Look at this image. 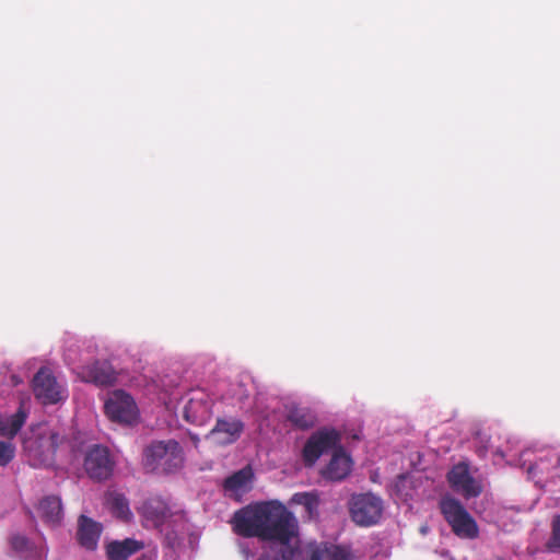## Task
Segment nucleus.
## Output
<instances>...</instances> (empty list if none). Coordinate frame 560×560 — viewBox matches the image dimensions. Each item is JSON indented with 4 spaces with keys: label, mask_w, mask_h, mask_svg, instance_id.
<instances>
[{
    "label": "nucleus",
    "mask_w": 560,
    "mask_h": 560,
    "mask_svg": "<svg viewBox=\"0 0 560 560\" xmlns=\"http://www.w3.org/2000/svg\"><path fill=\"white\" fill-rule=\"evenodd\" d=\"M142 512L148 521H151L161 532H166L167 535L172 523L182 520V515L173 514L163 501L155 499L148 501L143 505Z\"/></svg>",
    "instance_id": "f8f14e48"
},
{
    "label": "nucleus",
    "mask_w": 560,
    "mask_h": 560,
    "mask_svg": "<svg viewBox=\"0 0 560 560\" xmlns=\"http://www.w3.org/2000/svg\"><path fill=\"white\" fill-rule=\"evenodd\" d=\"M103 530L101 523L81 515L78 520V540L88 550H95Z\"/></svg>",
    "instance_id": "4468645a"
},
{
    "label": "nucleus",
    "mask_w": 560,
    "mask_h": 560,
    "mask_svg": "<svg viewBox=\"0 0 560 560\" xmlns=\"http://www.w3.org/2000/svg\"><path fill=\"white\" fill-rule=\"evenodd\" d=\"M106 505L117 518L122 521H129L132 513L129 508L128 500L125 494L115 490L109 489L105 495Z\"/></svg>",
    "instance_id": "aec40b11"
},
{
    "label": "nucleus",
    "mask_w": 560,
    "mask_h": 560,
    "mask_svg": "<svg viewBox=\"0 0 560 560\" xmlns=\"http://www.w3.org/2000/svg\"><path fill=\"white\" fill-rule=\"evenodd\" d=\"M189 438H190L191 442L194 443L195 447H197L199 444V436L197 434L189 433Z\"/></svg>",
    "instance_id": "c85d7f7f"
},
{
    "label": "nucleus",
    "mask_w": 560,
    "mask_h": 560,
    "mask_svg": "<svg viewBox=\"0 0 560 560\" xmlns=\"http://www.w3.org/2000/svg\"><path fill=\"white\" fill-rule=\"evenodd\" d=\"M383 510V500L373 493L354 494L349 502L351 520L359 526L368 527L377 524Z\"/></svg>",
    "instance_id": "423d86ee"
},
{
    "label": "nucleus",
    "mask_w": 560,
    "mask_h": 560,
    "mask_svg": "<svg viewBox=\"0 0 560 560\" xmlns=\"http://www.w3.org/2000/svg\"><path fill=\"white\" fill-rule=\"evenodd\" d=\"M15 455V446L12 442L0 441V466H7Z\"/></svg>",
    "instance_id": "393cba45"
},
{
    "label": "nucleus",
    "mask_w": 560,
    "mask_h": 560,
    "mask_svg": "<svg viewBox=\"0 0 560 560\" xmlns=\"http://www.w3.org/2000/svg\"><path fill=\"white\" fill-rule=\"evenodd\" d=\"M156 555L152 551L142 553L137 560H155Z\"/></svg>",
    "instance_id": "cd10ccee"
},
{
    "label": "nucleus",
    "mask_w": 560,
    "mask_h": 560,
    "mask_svg": "<svg viewBox=\"0 0 560 560\" xmlns=\"http://www.w3.org/2000/svg\"><path fill=\"white\" fill-rule=\"evenodd\" d=\"M37 514L46 524L59 525L63 516L60 499L55 495L42 499L37 505Z\"/></svg>",
    "instance_id": "a211bd4d"
},
{
    "label": "nucleus",
    "mask_w": 560,
    "mask_h": 560,
    "mask_svg": "<svg viewBox=\"0 0 560 560\" xmlns=\"http://www.w3.org/2000/svg\"><path fill=\"white\" fill-rule=\"evenodd\" d=\"M143 544L127 538L125 540H114L106 545V555L108 560H127L131 555L142 549Z\"/></svg>",
    "instance_id": "6ab92c4d"
},
{
    "label": "nucleus",
    "mask_w": 560,
    "mask_h": 560,
    "mask_svg": "<svg viewBox=\"0 0 560 560\" xmlns=\"http://www.w3.org/2000/svg\"><path fill=\"white\" fill-rule=\"evenodd\" d=\"M533 469L544 470V468H542V467H540L539 465H536L535 467H532V468H530V471H532Z\"/></svg>",
    "instance_id": "c756f323"
},
{
    "label": "nucleus",
    "mask_w": 560,
    "mask_h": 560,
    "mask_svg": "<svg viewBox=\"0 0 560 560\" xmlns=\"http://www.w3.org/2000/svg\"><path fill=\"white\" fill-rule=\"evenodd\" d=\"M421 533H422V534H425V533H427V527H422V528H421Z\"/></svg>",
    "instance_id": "7c9ffc66"
},
{
    "label": "nucleus",
    "mask_w": 560,
    "mask_h": 560,
    "mask_svg": "<svg viewBox=\"0 0 560 560\" xmlns=\"http://www.w3.org/2000/svg\"><path fill=\"white\" fill-rule=\"evenodd\" d=\"M63 441L57 432L51 431L47 438H40L39 443L33 439L24 441L25 451L33 453L35 457L43 462L48 460L49 455L55 454L59 444Z\"/></svg>",
    "instance_id": "2eb2a0df"
},
{
    "label": "nucleus",
    "mask_w": 560,
    "mask_h": 560,
    "mask_svg": "<svg viewBox=\"0 0 560 560\" xmlns=\"http://www.w3.org/2000/svg\"><path fill=\"white\" fill-rule=\"evenodd\" d=\"M340 436L334 429H322L311 435L303 448V459L312 466L316 460L329 451H334L332 457L326 467L324 475L331 480H341L351 470L352 460L342 447H339Z\"/></svg>",
    "instance_id": "f03ea898"
},
{
    "label": "nucleus",
    "mask_w": 560,
    "mask_h": 560,
    "mask_svg": "<svg viewBox=\"0 0 560 560\" xmlns=\"http://www.w3.org/2000/svg\"><path fill=\"white\" fill-rule=\"evenodd\" d=\"M302 557H310L311 560H349L347 551L339 546L325 548L310 546L302 549Z\"/></svg>",
    "instance_id": "4be33fe9"
},
{
    "label": "nucleus",
    "mask_w": 560,
    "mask_h": 560,
    "mask_svg": "<svg viewBox=\"0 0 560 560\" xmlns=\"http://www.w3.org/2000/svg\"><path fill=\"white\" fill-rule=\"evenodd\" d=\"M234 529L246 537H259L269 548L258 560H299V522L280 502L270 501L248 505L234 515Z\"/></svg>",
    "instance_id": "f257e3e1"
},
{
    "label": "nucleus",
    "mask_w": 560,
    "mask_h": 560,
    "mask_svg": "<svg viewBox=\"0 0 560 560\" xmlns=\"http://www.w3.org/2000/svg\"><path fill=\"white\" fill-rule=\"evenodd\" d=\"M79 375L83 381L102 387L112 386L117 381V373L107 361H96L88 364L81 370Z\"/></svg>",
    "instance_id": "ddd939ff"
},
{
    "label": "nucleus",
    "mask_w": 560,
    "mask_h": 560,
    "mask_svg": "<svg viewBox=\"0 0 560 560\" xmlns=\"http://www.w3.org/2000/svg\"><path fill=\"white\" fill-rule=\"evenodd\" d=\"M232 397L235 398L240 408L244 407L245 401L249 396V389L243 383H237L232 387Z\"/></svg>",
    "instance_id": "a878e982"
},
{
    "label": "nucleus",
    "mask_w": 560,
    "mask_h": 560,
    "mask_svg": "<svg viewBox=\"0 0 560 560\" xmlns=\"http://www.w3.org/2000/svg\"><path fill=\"white\" fill-rule=\"evenodd\" d=\"M253 477L254 474L250 467H245L236 471L225 480V493L230 498L240 500L244 493L252 489Z\"/></svg>",
    "instance_id": "dca6fc26"
},
{
    "label": "nucleus",
    "mask_w": 560,
    "mask_h": 560,
    "mask_svg": "<svg viewBox=\"0 0 560 560\" xmlns=\"http://www.w3.org/2000/svg\"><path fill=\"white\" fill-rule=\"evenodd\" d=\"M444 557H448V551L442 553Z\"/></svg>",
    "instance_id": "2f4dec72"
},
{
    "label": "nucleus",
    "mask_w": 560,
    "mask_h": 560,
    "mask_svg": "<svg viewBox=\"0 0 560 560\" xmlns=\"http://www.w3.org/2000/svg\"><path fill=\"white\" fill-rule=\"evenodd\" d=\"M292 503L304 506L307 518H313L317 515L318 499L315 494L308 492L295 493Z\"/></svg>",
    "instance_id": "b1692460"
},
{
    "label": "nucleus",
    "mask_w": 560,
    "mask_h": 560,
    "mask_svg": "<svg viewBox=\"0 0 560 560\" xmlns=\"http://www.w3.org/2000/svg\"><path fill=\"white\" fill-rule=\"evenodd\" d=\"M551 549L560 551V516H556L552 522V537L549 544Z\"/></svg>",
    "instance_id": "bb28decb"
},
{
    "label": "nucleus",
    "mask_w": 560,
    "mask_h": 560,
    "mask_svg": "<svg viewBox=\"0 0 560 560\" xmlns=\"http://www.w3.org/2000/svg\"><path fill=\"white\" fill-rule=\"evenodd\" d=\"M33 392L43 404H56L61 399L60 386L52 372L44 366L33 377Z\"/></svg>",
    "instance_id": "9b49d317"
},
{
    "label": "nucleus",
    "mask_w": 560,
    "mask_h": 560,
    "mask_svg": "<svg viewBox=\"0 0 560 560\" xmlns=\"http://www.w3.org/2000/svg\"><path fill=\"white\" fill-rule=\"evenodd\" d=\"M105 412L115 422L132 424L139 418V409L132 396L118 389L108 395L105 401Z\"/></svg>",
    "instance_id": "0eeeda50"
},
{
    "label": "nucleus",
    "mask_w": 560,
    "mask_h": 560,
    "mask_svg": "<svg viewBox=\"0 0 560 560\" xmlns=\"http://www.w3.org/2000/svg\"><path fill=\"white\" fill-rule=\"evenodd\" d=\"M12 549L25 560H43L46 556V548L43 544L31 541L23 535H14L11 538Z\"/></svg>",
    "instance_id": "f3484780"
},
{
    "label": "nucleus",
    "mask_w": 560,
    "mask_h": 560,
    "mask_svg": "<svg viewBox=\"0 0 560 560\" xmlns=\"http://www.w3.org/2000/svg\"><path fill=\"white\" fill-rule=\"evenodd\" d=\"M115 459L109 450L102 445L91 447L84 457V471L95 481L107 480L114 471Z\"/></svg>",
    "instance_id": "6e6552de"
},
{
    "label": "nucleus",
    "mask_w": 560,
    "mask_h": 560,
    "mask_svg": "<svg viewBox=\"0 0 560 560\" xmlns=\"http://www.w3.org/2000/svg\"><path fill=\"white\" fill-rule=\"evenodd\" d=\"M447 481L451 488L465 499L476 498L482 491L481 482L471 475L466 463L455 465L447 474Z\"/></svg>",
    "instance_id": "9d476101"
},
{
    "label": "nucleus",
    "mask_w": 560,
    "mask_h": 560,
    "mask_svg": "<svg viewBox=\"0 0 560 560\" xmlns=\"http://www.w3.org/2000/svg\"><path fill=\"white\" fill-rule=\"evenodd\" d=\"M142 463L148 471L171 474L184 466L185 455L176 440L153 441L144 448Z\"/></svg>",
    "instance_id": "7ed1b4c3"
},
{
    "label": "nucleus",
    "mask_w": 560,
    "mask_h": 560,
    "mask_svg": "<svg viewBox=\"0 0 560 560\" xmlns=\"http://www.w3.org/2000/svg\"><path fill=\"white\" fill-rule=\"evenodd\" d=\"M244 422L235 417H221L215 421L214 427L206 434V441L225 446L235 443L244 431Z\"/></svg>",
    "instance_id": "1a4fd4ad"
},
{
    "label": "nucleus",
    "mask_w": 560,
    "mask_h": 560,
    "mask_svg": "<svg viewBox=\"0 0 560 560\" xmlns=\"http://www.w3.org/2000/svg\"><path fill=\"white\" fill-rule=\"evenodd\" d=\"M27 413L23 407H20L13 415L0 416V435L8 439L14 438L25 423Z\"/></svg>",
    "instance_id": "412c9836"
},
{
    "label": "nucleus",
    "mask_w": 560,
    "mask_h": 560,
    "mask_svg": "<svg viewBox=\"0 0 560 560\" xmlns=\"http://www.w3.org/2000/svg\"><path fill=\"white\" fill-rule=\"evenodd\" d=\"M214 397L203 388L190 389L182 397V417L194 425H205L213 416Z\"/></svg>",
    "instance_id": "39448f33"
},
{
    "label": "nucleus",
    "mask_w": 560,
    "mask_h": 560,
    "mask_svg": "<svg viewBox=\"0 0 560 560\" xmlns=\"http://www.w3.org/2000/svg\"><path fill=\"white\" fill-rule=\"evenodd\" d=\"M439 506L444 520L456 536L463 539H475L478 536V525L460 501L445 495L440 500Z\"/></svg>",
    "instance_id": "20e7f679"
},
{
    "label": "nucleus",
    "mask_w": 560,
    "mask_h": 560,
    "mask_svg": "<svg viewBox=\"0 0 560 560\" xmlns=\"http://www.w3.org/2000/svg\"><path fill=\"white\" fill-rule=\"evenodd\" d=\"M288 418L294 425L301 429H308L313 427L316 421L315 415L304 407L291 408L289 410Z\"/></svg>",
    "instance_id": "5701e85b"
}]
</instances>
